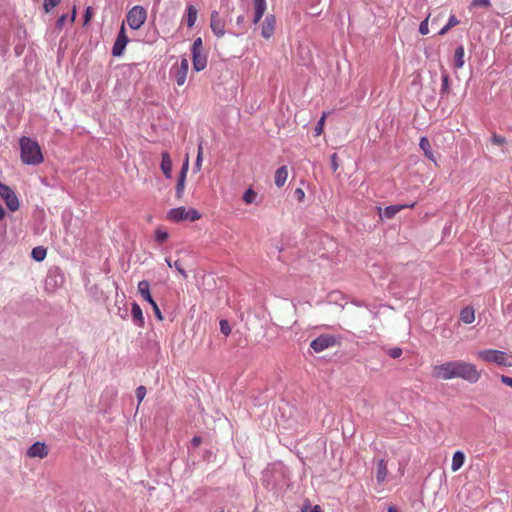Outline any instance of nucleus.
<instances>
[{
	"mask_svg": "<svg viewBox=\"0 0 512 512\" xmlns=\"http://www.w3.org/2000/svg\"><path fill=\"white\" fill-rule=\"evenodd\" d=\"M432 375L438 380L448 381L461 378L469 383H476L481 378V372L476 365L463 360L448 361L432 368Z\"/></svg>",
	"mask_w": 512,
	"mask_h": 512,
	"instance_id": "nucleus-1",
	"label": "nucleus"
},
{
	"mask_svg": "<svg viewBox=\"0 0 512 512\" xmlns=\"http://www.w3.org/2000/svg\"><path fill=\"white\" fill-rule=\"evenodd\" d=\"M20 159L23 164L38 166L44 162V155L39 143L27 136L19 139Z\"/></svg>",
	"mask_w": 512,
	"mask_h": 512,
	"instance_id": "nucleus-2",
	"label": "nucleus"
},
{
	"mask_svg": "<svg viewBox=\"0 0 512 512\" xmlns=\"http://www.w3.org/2000/svg\"><path fill=\"white\" fill-rule=\"evenodd\" d=\"M478 360L495 363L499 366L512 367V354L495 349L480 350L476 353Z\"/></svg>",
	"mask_w": 512,
	"mask_h": 512,
	"instance_id": "nucleus-3",
	"label": "nucleus"
},
{
	"mask_svg": "<svg viewBox=\"0 0 512 512\" xmlns=\"http://www.w3.org/2000/svg\"><path fill=\"white\" fill-rule=\"evenodd\" d=\"M147 19V10L140 5L132 7L127 15L126 22L128 26L133 30H138L142 27Z\"/></svg>",
	"mask_w": 512,
	"mask_h": 512,
	"instance_id": "nucleus-4",
	"label": "nucleus"
},
{
	"mask_svg": "<svg viewBox=\"0 0 512 512\" xmlns=\"http://www.w3.org/2000/svg\"><path fill=\"white\" fill-rule=\"evenodd\" d=\"M0 197L5 201L11 211H17L20 207L15 192L7 185L0 182Z\"/></svg>",
	"mask_w": 512,
	"mask_h": 512,
	"instance_id": "nucleus-5",
	"label": "nucleus"
},
{
	"mask_svg": "<svg viewBox=\"0 0 512 512\" xmlns=\"http://www.w3.org/2000/svg\"><path fill=\"white\" fill-rule=\"evenodd\" d=\"M335 344L336 339L334 336L329 334H322L311 342L310 347L316 353H320L330 347H333Z\"/></svg>",
	"mask_w": 512,
	"mask_h": 512,
	"instance_id": "nucleus-6",
	"label": "nucleus"
},
{
	"mask_svg": "<svg viewBox=\"0 0 512 512\" xmlns=\"http://www.w3.org/2000/svg\"><path fill=\"white\" fill-rule=\"evenodd\" d=\"M129 42L128 36L126 35L125 24L122 23L119 33L116 37L114 45L112 47V55L115 57H120L123 55L125 47Z\"/></svg>",
	"mask_w": 512,
	"mask_h": 512,
	"instance_id": "nucleus-7",
	"label": "nucleus"
},
{
	"mask_svg": "<svg viewBox=\"0 0 512 512\" xmlns=\"http://www.w3.org/2000/svg\"><path fill=\"white\" fill-rule=\"evenodd\" d=\"M210 27L218 38H221L225 35V20L223 17H221L218 11H213L211 13Z\"/></svg>",
	"mask_w": 512,
	"mask_h": 512,
	"instance_id": "nucleus-8",
	"label": "nucleus"
},
{
	"mask_svg": "<svg viewBox=\"0 0 512 512\" xmlns=\"http://www.w3.org/2000/svg\"><path fill=\"white\" fill-rule=\"evenodd\" d=\"M188 168H189V158L187 156L185 161H184V163H183V165H182V168H181V171H180V174H179V177H178V181H177V184H176V197H177V199H181L183 197L184 190H185V181H186V176H187Z\"/></svg>",
	"mask_w": 512,
	"mask_h": 512,
	"instance_id": "nucleus-9",
	"label": "nucleus"
},
{
	"mask_svg": "<svg viewBox=\"0 0 512 512\" xmlns=\"http://www.w3.org/2000/svg\"><path fill=\"white\" fill-rule=\"evenodd\" d=\"M188 70H189L188 59L182 58L181 62H180V66L178 68H176L175 76H174L175 81L178 86H182L185 84V82L187 80Z\"/></svg>",
	"mask_w": 512,
	"mask_h": 512,
	"instance_id": "nucleus-10",
	"label": "nucleus"
},
{
	"mask_svg": "<svg viewBox=\"0 0 512 512\" xmlns=\"http://www.w3.org/2000/svg\"><path fill=\"white\" fill-rule=\"evenodd\" d=\"M416 205L415 202L407 205H391L387 206L384 210L379 208V216L385 217L387 219L393 218L398 212L402 211L405 208H414Z\"/></svg>",
	"mask_w": 512,
	"mask_h": 512,
	"instance_id": "nucleus-11",
	"label": "nucleus"
},
{
	"mask_svg": "<svg viewBox=\"0 0 512 512\" xmlns=\"http://www.w3.org/2000/svg\"><path fill=\"white\" fill-rule=\"evenodd\" d=\"M48 455V448L42 442L34 443L28 450L27 456L30 458H45Z\"/></svg>",
	"mask_w": 512,
	"mask_h": 512,
	"instance_id": "nucleus-12",
	"label": "nucleus"
},
{
	"mask_svg": "<svg viewBox=\"0 0 512 512\" xmlns=\"http://www.w3.org/2000/svg\"><path fill=\"white\" fill-rule=\"evenodd\" d=\"M276 20L273 15H268L263 21L261 35L269 39L275 31Z\"/></svg>",
	"mask_w": 512,
	"mask_h": 512,
	"instance_id": "nucleus-13",
	"label": "nucleus"
},
{
	"mask_svg": "<svg viewBox=\"0 0 512 512\" xmlns=\"http://www.w3.org/2000/svg\"><path fill=\"white\" fill-rule=\"evenodd\" d=\"M193 69L196 72L204 70L207 66V55L203 52L192 53Z\"/></svg>",
	"mask_w": 512,
	"mask_h": 512,
	"instance_id": "nucleus-14",
	"label": "nucleus"
},
{
	"mask_svg": "<svg viewBox=\"0 0 512 512\" xmlns=\"http://www.w3.org/2000/svg\"><path fill=\"white\" fill-rule=\"evenodd\" d=\"M186 210L185 207L173 208L168 212L167 219L175 223L187 220V216H185Z\"/></svg>",
	"mask_w": 512,
	"mask_h": 512,
	"instance_id": "nucleus-15",
	"label": "nucleus"
},
{
	"mask_svg": "<svg viewBox=\"0 0 512 512\" xmlns=\"http://www.w3.org/2000/svg\"><path fill=\"white\" fill-rule=\"evenodd\" d=\"M161 170L166 178H171L172 173V161L168 152H162L161 154Z\"/></svg>",
	"mask_w": 512,
	"mask_h": 512,
	"instance_id": "nucleus-16",
	"label": "nucleus"
},
{
	"mask_svg": "<svg viewBox=\"0 0 512 512\" xmlns=\"http://www.w3.org/2000/svg\"><path fill=\"white\" fill-rule=\"evenodd\" d=\"M288 178V170L286 166H281L275 172L274 181L277 187H283Z\"/></svg>",
	"mask_w": 512,
	"mask_h": 512,
	"instance_id": "nucleus-17",
	"label": "nucleus"
},
{
	"mask_svg": "<svg viewBox=\"0 0 512 512\" xmlns=\"http://www.w3.org/2000/svg\"><path fill=\"white\" fill-rule=\"evenodd\" d=\"M138 292L148 303L154 301L150 293V284L147 280H142L138 283Z\"/></svg>",
	"mask_w": 512,
	"mask_h": 512,
	"instance_id": "nucleus-18",
	"label": "nucleus"
},
{
	"mask_svg": "<svg viewBox=\"0 0 512 512\" xmlns=\"http://www.w3.org/2000/svg\"><path fill=\"white\" fill-rule=\"evenodd\" d=\"M388 475L387 461L381 459L377 463L376 479L378 483H383Z\"/></svg>",
	"mask_w": 512,
	"mask_h": 512,
	"instance_id": "nucleus-19",
	"label": "nucleus"
},
{
	"mask_svg": "<svg viewBox=\"0 0 512 512\" xmlns=\"http://www.w3.org/2000/svg\"><path fill=\"white\" fill-rule=\"evenodd\" d=\"M131 314L133 321L139 326H144V316L141 307L137 303L132 304Z\"/></svg>",
	"mask_w": 512,
	"mask_h": 512,
	"instance_id": "nucleus-20",
	"label": "nucleus"
},
{
	"mask_svg": "<svg viewBox=\"0 0 512 512\" xmlns=\"http://www.w3.org/2000/svg\"><path fill=\"white\" fill-rule=\"evenodd\" d=\"M460 320L465 324H471L475 320V311L472 307H465L460 312Z\"/></svg>",
	"mask_w": 512,
	"mask_h": 512,
	"instance_id": "nucleus-21",
	"label": "nucleus"
},
{
	"mask_svg": "<svg viewBox=\"0 0 512 512\" xmlns=\"http://www.w3.org/2000/svg\"><path fill=\"white\" fill-rule=\"evenodd\" d=\"M465 462V455L461 451H456L453 454L451 469L453 472L458 471Z\"/></svg>",
	"mask_w": 512,
	"mask_h": 512,
	"instance_id": "nucleus-22",
	"label": "nucleus"
},
{
	"mask_svg": "<svg viewBox=\"0 0 512 512\" xmlns=\"http://www.w3.org/2000/svg\"><path fill=\"white\" fill-rule=\"evenodd\" d=\"M419 146H420L421 150L424 152L425 156L428 159L434 161V154H433L430 142L427 137L420 138Z\"/></svg>",
	"mask_w": 512,
	"mask_h": 512,
	"instance_id": "nucleus-23",
	"label": "nucleus"
},
{
	"mask_svg": "<svg viewBox=\"0 0 512 512\" xmlns=\"http://www.w3.org/2000/svg\"><path fill=\"white\" fill-rule=\"evenodd\" d=\"M198 11L193 5L187 6L186 22L188 27H193L197 21Z\"/></svg>",
	"mask_w": 512,
	"mask_h": 512,
	"instance_id": "nucleus-24",
	"label": "nucleus"
},
{
	"mask_svg": "<svg viewBox=\"0 0 512 512\" xmlns=\"http://www.w3.org/2000/svg\"><path fill=\"white\" fill-rule=\"evenodd\" d=\"M464 55H465L464 47L463 46L457 47L455 50V53H454V67L456 69H460L463 67Z\"/></svg>",
	"mask_w": 512,
	"mask_h": 512,
	"instance_id": "nucleus-25",
	"label": "nucleus"
},
{
	"mask_svg": "<svg viewBox=\"0 0 512 512\" xmlns=\"http://www.w3.org/2000/svg\"><path fill=\"white\" fill-rule=\"evenodd\" d=\"M441 79H442V84H441L440 94L442 96L448 95L450 93V77H449V74L445 70L442 71Z\"/></svg>",
	"mask_w": 512,
	"mask_h": 512,
	"instance_id": "nucleus-26",
	"label": "nucleus"
},
{
	"mask_svg": "<svg viewBox=\"0 0 512 512\" xmlns=\"http://www.w3.org/2000/svg\"><path fill=\"white\" fill-rule=\"evenodd\" d=\"M257 197H258L257 192L255 190H253L252 188H249L244 192L242 199L245 204H253V203H256Z\"/></svg>",
	"mask_w": 512,
	"mask_h": 512,
	"instance_id": "nucleus-27",
	"label": "nucleus"
},
{
	"mask_svg": "<svg viewBox=\"0 0 512 512\" xmlns=\"http://www.w3.org/2000/svg\"><path fill=\"white\" fill-rule=\"evenodd\" d=\"M47 251L44 247L38 246L33 248L31 252V256L34 260L40 262L43 261L46 257Z\"/></svg>",
	"mask_w": 512,
	"mask_h": 512,
	"instance_id": "nucleus-28",
	"label": "nucleus"
},
{
	"mask_svg": "<svg viewBox=\"0 0 512 512\" xmlns=\"http://www.w3.org/2000/svg\"><path fill=\"white\" fill-rule=\"evenodd\" d=\"M326 117H327V113L323 112L320 120L318 121V123L314 129L315 136H320L323 133Z\"/></svg>",
	"mask_w": 512,
	"mask_h": 512,
	"instance_id": "nucleus-29",
	"label": "nucleus"
},
{
	"mask_svg": "<svg viewBox=\"0 0 512 512\" xmlns=\"http://www.w3.org/2000/svg\"><path fill=\"white\" fill-rule=\"evenodd\" d=\"M168 232L162 229H157L155 231V239L159 244L164 243L168 239Z\"/></svg>",
	"mask_w": 512,
	"mask_h": 512,
	"instance_id": "nucleus-30",
	"label": "nucleus"
},
{
	"mask_svg": "<svg viewBox=\"0 0 512 512\" xmlns=\"http://www.w3.org/2000/svg\"><path fill=\"white\" fill-rule=\"evenodd\" d=\"M185 216H187V220L190 221H197L201 218V214L193 208L186 210Z\"/></svg>",
	"mask_w": 512,
	"mask_h": 512,
	"instance_id": "nucleus-31",
	"label": "nucleus"
},
{
	"mask_svg": "<svg viewBox=\"0 0 512 512\" xmlns=\"http://www.w3.org/2000/svg\"><path fill=\"white\" fill-rule=\"evenodd\" d=\"M61 0H44L43 9L46 13H49L54 7H56Z\"/></svg>",
	"mask_w": 512,
	"mask_h": 512,
	"instance_id": "nucleus-32",
	"label": "nucleus"
},
{
	"mask_svg": "<svg viewBox=\"0 0 512 512\" xmlns=\"http://www.w3.org/2000/svg\"><path fill=\"white\" fill-rule=\"evenodd\" d=\"M220 331L221 333H223L225 336H228L230 335L231 333V327H230V324L227 320H220Z\"/></svg>",
	"mask_w": 512,
	"mask_h": 512,
	"instance_id": "nucleus-33",
	"label": "nucleus"
},
{
	"mask_svg": "<svg viewBox=\"0 0 512 512\" xmlns=\"http://www.w3.org/2000/svg\"><path fill=\"white\" fill-rule=\"evenodd\" d=\"M191 51H192V53L204 51L203 50V41H202L201 37H198L194 40Z\"/></svg>",
	"mask_w": 512,
	"mask_h": 512,
	"instance_id": "nucleus-34",
	"label": "nucleus"
},
{
	"mask_svg": "<svg viewBox=\"0 0 512 512\" xmlns=\"http://www.w3.org/2000/svg\"><path fill=\"white\" fill-rule=\"evenodd\" d=\"M429 19H430V15H428L419 25V32L422 35H426L429 33V27H428Z\"/></svg>",
	"mask_w": 512,
	"mask_h": 512,
	"instance_id": "nucleus-35",
	"label": "nucleus"
},
{
	"mask_svg": "<svg viewBox=\"0 0 512 512\" xmlns=\"http://www.w3.org/2000/svg\"><path fill=\"white\" fill-rule=\"evenodd\" d=\"M202 159H203V148H202V145L200 144L198 147L197 159H196V163H195L196 171H200L201 166H202Z\"/></svg>",
	"mask_w": 512,
	"mask_h": 512,
	"instance_id": "nucleus-36",
	"label": "nucleus"
},
{
	"mask_svg": "<svg viewBox=\"0 0 512 512\" xmlns=\"http://www.w3.org/2000/svg\"><path fill=\"white\" fill-rule=\"evenodd\" d=\"M491 143L497 146H502L506 143V139L498 134H493L491 137Z\"/></svg>",
	"mask_w": 512,
	"mask_h": 512,
	"instance_id": "nucleus-37",
	"label": "nucleus"
},
{
	"mask_svg": "<svg viewBox=\"0 0 512 512\" xmlns=\"http://www.w3.org/2000/svg\"><path fill=\"white\" fill-rule=\"evenodd\" d=\"M221 9H224V14L226 16H229L230 13L233 11V7L231 6V3L229 0H223L221 3Z\"/></svg>",
	"mask_w": 512,
	"mask_h": 512,
	"instance_id": "nucleus-38",
	"label": "nucleus"
},
{
	"mask_svg": "<svg viewBox=\"0 0 512 512\" xmlns=\"http://www.w3.org/2000/svg\"><path fill=\"white\" fill-rule=\"evenodd\" d=\"M388 355L393 358V359H397L399 358L401 355H402V349L399 348V347H394V348H391L387 351Z\"/></svg>",
	"mask_w": 512,
	"mask_h": 512,
	"instance_id": "nucleus-39",
	"label": "nucleus"
},
{
	"mask_svg": "<svg viewBox=\"0 0 512 512\" xmlns=\"http://www.w3.org/2000/svg\"><path fill=\"white\" fill-rule=\"evenodd\" d=\"M491 5L490 0H472V7H489Z\"/></svg>",
	"mask_w": 512,
	"mask_h": 512,
	"instance_id": "nucleus-40",
	"label": "nucleus"
},
{
	"mask_svg": "<svg viewBox=\"0 0 512 512\" xmlns=\"http://www.w3.org/2000/svg\"><path fill=\"white\" fill-rule=\"evenodd\" d=\"M154 311V314L155 316L157 317V319H159L160 321L163 320V316H162V313L160 311V308L159 306L157 305V303L155 301H152L149 303Z\"/></svg>",
	"mask_w": 512,
	"mask_h": 512,
	"instance_id": "nucleus-41",
	"label": "nucleus"
},
{
	"mask_svg": "<svg viewBox=\"0 0 512 512\" xmlns=\"http://www.w3.org/2000/svg\"><path fill=\"white\" fill-rule=\"evenodd\" d=\"M173 266H174V268H175V269H176V270H177V271H178V272H179V273H180L184 278H187V277H188V275H187L186 271H185V270H184V268H183L182 263H181L179 260L175 261V262L173 263Z\"/></svg>",
	"mask_w": 512,
	"mask_h": 512,
	"instance_id": "nucleus-42",
	"label": "nucleus"
},
{
	"mask_svg": "<svg viewBox=\"0 0 512 512\" xmlns=\"http://www.w3.org/2000/svg\"><path fill=\"white\" fill-rule=\"evenodd\" d=\"M145 395H146V388L144 386H139L136 389V397H137L138 401L142 402Z\"/></svg>",
	"mask_w": 512,
	"mask_h": 512,
	"instance_id": "nucleus-43",
	"label": "nucleus"
},
{
	"mask_svg": "<svg viewBox=\"0 0 512 512\" xmlns=\"http://www.w3.org/2000/svg\"><path fill=\"white\" fill-rule=\"evenodd\" d=\"M92 15H93L92 8L91 7H87L86 10H85V13H84V24L85 25L87 23H89V21L92 18Z\"/></svg>",
	"mask_w": 512,
	"mask_h": 512,
	"instance_id": "nucleus-44",
	"label": "nucleus"
},
{
	"mask_svg": "<svg viewBox=\"0 0 512 512\" xmlns=\"http://www.w3.org/2000/svg\"><path fill=\"white\" fill-rule=\"evenodd\" d=\"M264 13H265V10L255 9V15H254V19H253L254 24H257L260 21V19L264 15Z\"/></svg>",
	"mask_w": 512,
	"mask_h": 512,
	"instance_id": "nucleus-45",
	"label": "nucleus"
},
{
	"mask_svg": "<svg viewBox=\"0 0 512 512\" xmlns=\"http://www.w3.org/2000/svg\"><path fill=\"white\" fill-rule=\"evenodd\" d=\"M458 24H459V20L456 18V16L455 15H451L449 17V20H448L446 25L451 29V28L457 26Z\"/></svg>",
	"mask_w": 512,
	"mask_h": 512,
	"instance_id": "nucleus-46",
	"label": "nucleus"
},
{
	"mask_svg": "<svg viewBox=\"0 0 512 512\" xmlns=\"http://www.w3.org/2000/svg\"><path fill=\"white\" fill-rule=\"evenodd\" d=\"M255 9L266 10V1L265 0H254Z\"/></svg>",
	"mask_w": 512,
	"mask_h": 512,
	"instance_id": "nucleus-47",
	"label": "nucleus"
},
{
	"mask_svg": "<svg viewBox=\"0 0 512 512\" xmlns=\"http://www.w3.org/2000/svg\"><path fill=\"white\" fill-rule=\"evenodd\" d=\"M66 18H67V16H66V15H62V16H60V17L58 18V20H57V22H56V27H57L58 29H62V28H63L64 23H65V21H66Z\"/></svg>",
	"mask_w": 512,
	"mask_h": 512,
	"instance_id": "nucleus-48",
	"label": "nucleus"
},
{
	"mask_svg": "<svg viewBox=\"0 0 512 512\" xmlns=\"http://www.w3.org/2000/svg\"><path fill=\"white\" fill-rule=\"evenodd\" d=\"M331 162H332L333 171H336L338 169V156L336 153L332 154Z\"/></svg>",
	"mask_w": 512,
	"mask_h": 512,
	"instance_id": "nucleus-49",
	"label": "nucleus"
},
{
	"mask_svg": "<svg viewBox=\"0 0 512 512\" xmlns=\"http://www.w3.org/2000/svg\"><path fill=\"white\" fill-rule=\"evenodd\" d=\"M501 382L512 388V377L502 375Z\"/></svg>",
	"mask_w": 512,
	"mask_h": 512,
	"instance_id": "nucleus-50",
	"label": "nucleus"
},
{
	"mask_svg": "<svg viewBox=\"0 0 512 512\" xmlns=\"http://www.w3.org/2000/svg\"><path fill=\"white\" fill-rule=\"evenodd\" d=\"M308 507L302 509V512H323L319 505H315L310 511L307 510Z\"/></svg>",
	"mask_w": 512,
	"mask_h": 512,
	"instance_id": "nucleus-51",
	"label": "nucleus"
},
{
	"mask_svg": "<svg viewBox=\"0 0 512 512\" xmlns=\"http://www.w3.org/2000/svg\"><path fill=\"white\" fill-rule=\"evenodd\" d=\"M201 442H202V439L200 437H198V436H195L192 439V444L195 447L199 446L201 444Z\"/></svg>",
	"mask_w": 512,
	"mask_h": 512,
	"instance_id": "nucleus-52",
	"label": "nucleus"
},
{
	"mask_svg": "<svg viewBox=\"0 0 512 512\" xmlns=\"http://www.w3.org/2000/svg\"><path fill=\"white\" fill-rule=\"evenodd\" d=\"M295 193H296V195L298 196V198H299L300 200H302V199H303V197H304V195H305V194H304V191H303L302 189H300V188L296 189Z\"/></svg>",
	"mask_w": 512,
	"mask_h": 512,
	"instance_id": "nucleus-53",
	"label": "nucleus"
},
{
	"mask_svg": "<svg viewBox=\"0 0 512 512\" xmlns=\"http://www.w3.org/2000/svg\"><path fill=\"white\" fill-rule=\"evenodd\" d=\"M450 30V28L445 25L443 28H441L438 32L439 35H445L448 31Z\"/></svg>",
	"mask_w": 512,
	"mask_h": 512,
	"instance_id": "nucleus-54",
	"label": "nucleus"
},
{
	"mask_svg": "<svg viewBox=\"0 0 512 512\" xmlns=\"http://www.w3.org/2000/svg\"><path fill=\"white\" fill-rule=\"evenodd\" d=\"M75 17H76V7L73 8L71 22L75 21Z\"/></svg>",
	"mask_w": 512,
	"mask_h": 512,
	"instance_id": "nucleus-55",
	"label": "nucleus"
},
{
	"mask_svg": "<svg viewBox=\"0 0 512 512\" xmlns=\"http://www.w3.org/2000/svg\"><path fill=\"white\" fill-rule=\"evenodd\" d=\"M4 216H5V210L2 207H0V221L4 218Z\"/></svg>",
	"mask_w": 512,
	"mask_h": 512,
	"instance_id": "nucleus-56",
	"label": "nucleus"
},
{
	"mask_svg": "<svg viewBox=\"0 0 512 512\" xmlns=\"http://www.w3.org/2000/svg\"><path fill=\"white\" fill-rule=\"evenodd\" d=\"M244 21V16L240 15L237 17V24H241Z\"/></svg>",
	"mask_w": 512,
	"mask_h": 512,
	"instance_id": "nucleus-57",
	"label": "nucleus"
},
{
	"mask_svg": "<svg viewBox=\"0 0 512 512\" xmlns=\"http://www.w3.org/2000/svg\"><path fill=\"white\" fill-rule=\"evenodd\" d=\"M165 261H166V263L168 264V266L170 268L174 267L173 264L171 263V259L170 258H166Z\"/></svg>",
	"mask_w": 512,
	"mask_h": 512,
	"instance_id": "nucleus-58",
	"label": "nucleus"
},
{
	"mask_svg": "<svg viewBox=\"0 0 512 512\" xmlns=\"http://www.w3.org/2000/svg\"><path fill=\"white\" fill-rule=\"evenodd\" d=\"M388 512H398L396 508L394 507H389L388 508Z\"/></svg>",
	"mask_w": 512,
	"mask_h": 512,
	"instance_id": "nucleus-59",
	"label": "nucleus"
},
{
	"mask_svg": "<svg viewBox=\"0 0 512 512\" xmlns=\"http://www.w3.org/2000/svg\"><path fill=\"white\" fill-rule=\"evenodd\" d=\"M437 20H438V18L432 19V23L434 24Z\"/></svg>",
	"mask_w": 512,
	"mask_h": 512,
	"instance_id": "nucleus-60",
	"label": "nucleus"
},
{
	"mask_svg": "<svg viewBox=\"0 0 512 512\" xmlns=\"http://www.w3.org/2000/svg\"><path fill=\"white\" fill-rule=\"evenodd\" d=\"M220 512H225L224 510H221Z\"/></svg>",
	"mask_w": 512,
	"mask_h": 512,
	"instance_id": "nucleus-61",
	"label": "nucleus"
}]
</instances>
